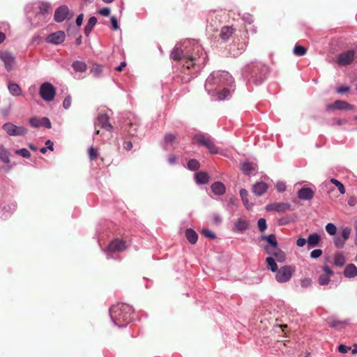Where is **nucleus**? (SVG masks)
I'll return each mask as SVG.
<instances>
[{"label": "nucleus", "instance_id": "obj_24", "mask_svg": "<svg viewBox=\"0 0 357 357\" xmlns=\"http://www.w3.org/2000/svg\"><path fill=\"white\" fill-rule=\"evenodd\" d=\"M321 241V236L317 233L310 234L307 238V249H312L319 246Z\"/></svg>", "mask_w": 357, "mask_h": 357}, {"label": "nucleus", "instance_id": "obj_33", "mask_svg": "<svg viewBox=\"0 0 357 357\" xmlns=\"http://www.w3.org/2000/svg\"><path fill=\"white\" fill-rule=\"evenodd\" d=\"M96 125L100 126L105 129L111 128V125L109 123V117L106 114L100 115L97 119Z\"/></svg>", "mask_w": 357, "mask_h": 357}, {"label": "nucleus", "instance_id": "obj_62", "mask_svg": "<svg viewBox=\"0 0 357 357\" xmlns=\"http://www.w3.org/2000/svg\"><path fill=\"white\" fill-rule=\"evenodd\" d=\"M351 349V347L344 344H340L338 347V351L342 354H346Z\"/></svg>", "mask_w": 357, "mask_h": 357}, {"label": "nucleus", "instance_id": "obj_55", "mask_svg": "<svg viewBox=\"0 0 357 357\" xmlns=\"http://www.w3.org/2000/svg\"><path fill=\"white\" fill-rule=\"evenodd\" d=\"M312 285V280L309 278H305L301 280V286L307 289Z\"/></svg>", "mask_w": 357, "mask_h": 357}, {"label": "nucleus", "instance_id": "obj_3", "mask_svg": "<svg viewBox=\"0 0 357 357\" xmlns=\"http://www.w3.org/2000/svg\"><path fill=\"white\" fill-rule=\"evenodd\" d=\"M268 68L261 62L250 63L242 69V75L255 85L261 84L267 78Z\"/></svg>", "mask_w": 357, "mask_h": 357}, {"label": "nucleus", "instance_id": "obj_53", "mask_svg": "<svg viewBox=\"0 0 357 357\" xmlns=\"http://www.w3.org/2000/svg\"><path fill=\"white\" fill-rule=\"evenodd\" d=\"M212 222L215 225H220L222 222L221 215L218 213H213L211 215Z\"/></svg>", "mask_w": 357, "mask_h": 357}, {"label": "nucleus", "instance_id": "obj_48", "mask_svg": "<svg viewBox=\"0 0 357 357\" xmlns=\"http://www.w3.org/2000/svg\"><path fill=\"white\" fill-rule=\"evenodd\" d=\"M102 72V67L100 65L93 66V68L91 70V73L94 77H99Z\"/></svg>", "mask_w": 357, "mask_h": 357}, {"label": "nucleus", "instance_id": "obj_20", "mask_svg": "<svg viewBox=\"0 0 357 357\" xmlns=\"http://www.w3.org/2000/svg\"><path fill=\"white\" fill-rule=\"evenodd\" d=\"M235 28L233 26H224L221 28L220 38L223 41H227L234 33Z\"/></svg>", "mask_w": 357, "mask_h": 357}, {"label": "nucleus", "instance_id": "obj_60", "mask_svg": "<svg viewBox=\"0 0 357 357\" xmlns=\"http://www.w3.org/2000/svg\"><path fill=\"white\" fill-rule=\"evenodd\" d=\"M89 155L91 160H94L98 155L97 150L93 147H90L89 149Z\"/></svg>", "mask_w": 357, "mask_h": 357}, {"label": "nucleus", "instance_id": "obj_27", "mask_svg": "<svg viewBox=\"0 0 357 357\" xmlns=\"http://www.w3.org/2000/svg\"><path fill=\"white\" fill-rule=\"evenodd\" d=\"M234 230L237 232L243 233L246 231L249 227V224L248 221L243 220L241 218H238L234 222Z\"/></svg>", "mask_w": 357, "mask_h": 357}, {"label": "nucleus", "instance_id": "obj_47", "mask_svg": "<svg viewBox=\"0 0 357 357\" xmlns=\"http://www.w3.org/2000/svg\"><path fill=\"white\" fill-rule=\"evenodd\" d=\"M237 206V201L236 199L234 197H230L227 201V208L228 210L233 211L235 207Z\"/></svg>", "mask_w": 357, "mask_h": 357}, {"label": "nucleus", "instance_id": "obj_61", "mask_svg": "<svg viewBox=\"0 0 357 357\" xmlns=\"http://www.w3.org/2000/svg\"><path fill=\"white\" fill-rule=\"evenodd\" d=\"M98 13L102 16L107 17L110 14V9L108 7L103 8L98 10Z\"/></svg>", "mask_w": 357, "mask_h": 357}, {"label": "nucleus", "instance_id": "obj_18", "mask_svg": "<svg viewBox=\"0 0 357 357\" xmlns=\"http://www.w3.org/2000/svg\"><path fill=\"white\" fill-rule=\"evenodd\" d=\"M221 22V16L219 13L213 11L207 17L208 27L211 26V30L215 31L218 29V25Z\"/></svg>", "mask_w": 357, "mask_h": 357}, {"label": "nucleus", "instance_id": "obj_12", "mask_svg": "<svg viewBox=\"0 0 357 357\" xmlns=\"http://www.w3.org/2000/svg\"><path fill=\"white\" fill-rule=\"evenodd\" d=\"M0 59L3 63L7 71L9 72L13 69L15 63V57L12 53L8 51L0 52Z\"/></svg>", "mask_w": 357, "mask_h": 357}, {"label": "nucleus", "instance_id": "obj_28", "mask_svg": "<svg viewBox=\"0 0 357 357\" xmlns=\"http://www.w3.org/2000/svg\"><path fill=\"white\" fill-rule=\"evenodd\" d=\"M346 263V257L342 252H337L334 254L333 264L337 267H342Z\"/></svg>", "mask_w": 357, "mask_h": 357}, {"label": "nucleus", "instance_id": "obj_63", "mask_svg": "<svg viewBox=\"0 0 357 357\" xmlns=\"http://www.w3.org/2000/svg\"><path fill=\"white\" fill-rule=\"evenodd\" d=\"M322 269L324 271V273H326L325 275H328L330 277V276H332L334 274V273L331 270V268L328 266H327V265L324 266Z\"/></svg>", "mask_w": 357, "mask_h": 357}, {"label": "nucleus", "instance_id": "obj_19", "mask_svg": "<svg viewBox=\"0 0 357 357\" xmlns=\"http://www.w3.org/2000/svg\"><path fill=\"white\" fill-rule=\"evenodd\" d=\"M298 197L302 200H311L314 195V192L307 187H303L298 191Z\"/></svg>", "mask_w": 357, "mask_h": 357}, {"label": "nucleus", "instance_id": "obj_25", "mask_svg": "<svg viewBox=\"0 0 357 357\" xmlns=\"http://www.w3.org/2000/svg\"><path fill=\"white\" fill-rule=\"evenodd\" d=\"M211 191L215 195L221 196L226 192L225 185L220 181H215L211 185Z\"/></svg>", "mask_w": 357, "mask_h": 357}, {"label": "nucleus", "instance_id": "obj_2", "mask_svg": "<svg viewBox=\"0 0 357 357\" xmlns=\"http://www.w3.org/2000/svg\"><path fill=\"white\" fill-rule=\"evenodd\" d=\"M234 80L227 71H213L205 82V89L211 96L220 100L227 99L234 90Z\"/></svg>", "mask_w": 357, "mask_h": 357}, {"label": "nucleus", "instance_id": "obj_40", "mask_svg": "<svg viewBox=\"0 0 357 357\" xmlns=\"http://www.w3.org/2000/svg\"><path fill=\"white\" fill-rule=\"evenodd\" d=\"M72 67L75 71L85 72L86 70V65L84 61H75L73 63Z\"/></svg>", "mask_w": 357, "mask_h": 357}, {"label": "nucleus", "instance_id": "obj_11", "mask_svg": "<svg viewBox=\"0 0 357 357\" xmlns=\"http://www.w3.org/2000/svg\"><path fill=\"white\" fill-rule=\"evenodd\" d=\"M355 54L356 51L354 50L344 51L337 55V62L340 66H348L354 61Z\"/></svg>", "mask_w": 357, "mask_h": 357}, {"label": "nucleus", "instance_id": "obj_52", "mask_svg": "<svg viewBox=\"0 0 357 357\" xmlns=\"http://www.w3.org/2000/svg\"><path fill=\"white\" fill-rule=\"evenodd\" d=\"M330 281V277L325 275H321L318 279L319 284L322 286L327 285Z\"/></svg>", "mask_w": 357, "mask_h": 357}, {"label": "nucleus", "instance_id": "obj_64", "mask_svg": "<svg viewBox=\"0 0 357 357\" xmlns=\"http://www.w3.org/2000/svg\"><path fill=\"white\" fill-rule=\"evenodd\" d=\"M42 126H44L47 128H51V122L50 119L47 117H43L42 118Z\"/></svg>", "mask_w": 357, "mask_h": 357}, {"label": "nucleus", "instance_id": "obj_38", "mask_svg": "<svg viewBox=\"0 0 357 357\" xmlns=\"http://www.w3.org/2000/svg\"><path fill=\"white\" fill-rule=\"evenodd\" d=\"M347 324V322L346 321H340L337 319H333L329 322V326L336 330H341L344 328Z\"/></svg>", "mask_w": 357, "mask_h": 357}, {"label": "nucleus", "instance_id": "obj_7", "mask_svg": "<svg viewBox=\"0 0 357 357\" xmlns=\"http://www.w3.org/2000/svg\"><path fill=\"white\" fill-rule=\"evenodd\" d=\"M39 11L36 15V22H32L33 24L38 25L46 22L51 17L52 8L51 5L47 2H40L38 4Z\"/></svg>", "mask_w": 357, "mask_h": 357}, {"label": "nucleus", "instance_id": "obj_32", "mask_svg": "<svg viewBox=\"0 0 357 357\" xmlns=\"http://www.w3.org/2000/svg\"><path fill=\"white\" fill-rule=\"evenodd\" d=\"M195 179L197 184L203 185L208 182L209 176L206 172H200L195 174Z\"/></svg>", "mask_w": 357, "mask_h": 357}, {"label": "nucleus", "instance_id": "obj_39", "mask_svg": "<svg viewBox=\"0 0 357 357\" xmlns=\"http://www.w3.org/2000/svg\"><path fill=\"white\" fill-rule=\"evenodd\" d=\"M267 268L273 273H276L279 269L275 262V259L273 257H268L266 259Z\"/></svg>", "mask_w": 357, "mask_h": 357}, {"label": "nucleus", "instance_id": "obj_59", "mask_svg": "<svg viewBox=\"0 0 357 357\" xmlns=\"http://www.w3.org/2000/svg\"><path fill=\"white\" fill-rule=\"evenodd\" d=\"M71 105V97L70 96H68L65 98V99L63 101V107L67 109L70 107Z\"/></svg>", "mask_w": 357, "mask_h": 357}, {"label": "nucleus", "instance_id": "obj_6", "mask_svg": "<svg viewBox=\"0 0 357 357\" xmlns=\"http://www.w3.org/2000/svg\"><path fill=\"white\" fill-rule=\"evenodd\" d=\"M193 140L195 143L205 146L211 154L219 153V148L215 146L214 139L208 134L197 133L195 135Z\"/></svg>", "mask_w": 357, "mask_h": 357}, {"label": "nucleus", "instance_id": "obj_8", "mask_svg": "<svg viewBox=\"0 0 357 357\" xmlns=\"http://www.w3.org/2000/svg\"><path fill=\"white\" fill-rule=\"evenodd\" d=\"M295 268L290 265H284L280 267L275 273V280L279 283L289 282L292 278Z\"/></svg>", "mask_w": 357, "mask_h": 357}, {"label": "nucleus", "instance_id": "obj_41", "mask_svg": "<svg viewBox=\"0 0 357 357\" xmlns=\"http://www.w3.org/2000/svg\"><path fill=\"white\" fill-rule=\"evenodd\" d=\"M188 169L191 171H196L199 169L200 164L196 159H190L187 163Z\"/></svg>", "mask_w": 357, "mask_h": 357}, {"label": "nucleus", "instance_id": "obj_36", "mask_svg": "<svg viewBox=\"0 0 357 357\" xmlns=\"http://www.w3.org/2000/svg\"><path fill=\"white\" fill-rule=\"evenodd\" d=\"M0 160L6 164L10 161L9 151L3 145H0Z\"/></svg>", "mask_w": 357, "mask_h": 357}, {"label": "nucleus", "instance_id": "obj_31", "mask_svg": "<svg viewBox=\"0 0 357 357\" xmlns=\"http://www.w3.org/2000/svg\"><path fill=\"white\" fill-rule=\"evenodd\" d=\"M261 238L262 240H265L268 245H267L268 246H269L271 248V249H274L277 247H278V243L277 241V239H276V236L275 234H270V235H263L261 236Z\"/></svg>", "mask_w": 357, "mask_h": 357}, {"label": "nucleus", "instance_id": "obj_30", "mask_svg": "<svg viewBox=\"0 0 357 357\" xmlns=\"http://www.w3.org/2000/svg\"><path fill=\"white\" fill-rule=\"evenodd\" d=\"M241 171L246 175H250L256 169V165L253 162L245 161L241 164Z\"/></svg>", "mask_w": 357, "mask_h": 357}, {"label": "nucleus", "instance_id": "obj_43", "mask_svg": "<svg viewBox=\"0 0 357 357\" xmlns=\"http://www.w3.org/2000/svg\"><path fill=\"white\" fill-rule=\"evenodd\" d=\"M330 181L331 183L334 184L338 188V190L342 195H344L345 193V188L340 181L335 178H331Z\"/></svg>", "mask_w": 357, "mask_h": 357}, {"label": "nucleus", "instance_id": "obj_45", "mask_svg": "<svg viewBox=\"0 0 357 357\" xmlns=\"http://www.w3.org/2000/svg\"><path fill=\"white\" fill-rule=\"evenodd\" d=\"M326 231L331 236L335 235L337 232V227L333 223H328L325 227Z\"/></svg>", "mask_w": 357, "mask_h": 357}, {"label": "nucleus", "instance_id": "obj_57", "mask_svg": "<svg viewBox=\"0 0 357 357\" xmlns=\"http://www.w3.org/2000/svg\"><path fill=\"white\" fill-rule=\"evenodd\" d=\"M241 18L245 22L248 24H251L253 22V17L250 13H243Z\"/></svg>", "mask_w": 357, "mask_h": 357}, {"label": "nucleus", "instance_id": "obj_10", "mask_svg": "<svg viewBox=\"0 0 357 357\" xmlns=\"http://www.w3.org/2000/svg\"><path fill=\"white\" fill-rule=\"evenodd\" d=\"M2 128L9 136H24L27 134L28 130L24 126H17L12 123H6Z\"/></svg>", "mask_w": 357, "mask_h": 357}, {"label": "nucleus", "instance_id": "obj_35", "mask_svg": "<svg viewBox=\"0 0 357 357\" xmlns=\"http://www.w3.org/2000/svg\"><path fill=\"white\" fill-rule=\"evenodd\" d=\"M97 23V19L96 17H91L88 20L87 24L84 27V33L86 36H88L91 32L93 28Z\"/></svg>", "mask_w": 357, "mask_h": 357}, {"label": "nucleus", "instance_id": "obj_29", "mask_svg": "<svg viewBox=\"0 0 357 357\" xmlns=\"http://www.w3.org/2000/svg\"><path fill=\"white\" fill-rule=\"evenodd\" d=\"M239 193L244 206L248 210L252 209V208L253 207V204L250 202L248 199L249 195L248 190L244 188H242L240 190Z\"/></svg>", "mask_w": 357, "mask_h": 357}, {"label": "nucleus", "instance_id": "obj_14", "mask_svg": "<svg viewBox=\"0 0 357 357\" xmlns=\"http://www.w3.org/2000/svg\"><path fill=\"white\" fill-rule=\"evenodd\" d=\"M265 252L271 255L274 256V259L278 262L283 263L286 260V254L279 247L274 249H271L268 245H265L264 248Z\"/></svg>", "mask_w": 357, "mask_h": 357}, {"label": "nucleus", "instance_id": "obj_21", "mask_svg": "<svg viewBox=\"0 0 357 357\" xmlns=\"http://www.w3.org/2000/svg\"><path fill=\"white\" fill-rule=\"evenodd\" d=\"M176 137L172 133L166 134L164 137L162 146L165 151L170 150L176 142Z\"/></svg>", "mask_w": 357, "mask_h": 357}, {"label": "nucleus", "instance_id": "obj_16", "mask_svg": "<svg viewBox=\"0 0 357 357\" xmlns=\"http://www.w3.org/2000/svg\"><path fill=\"white\" fill-rule=\"evenodd\" d=\"M65 32L63 31H58L48 35L46 38V41L50 44L59 45L65 40Z\"/></svg>", "mask_w": 357, "mask_h": 357}, {"label": "nucleus", "instance_id": "obj_1", "mask_svg": "<svg viewBox=\"0 0 357 357\" xmlns=\"http://www.w3.org/2000/svg\"><path fill=\"white\" fill-rule=\"evenodd\" d=\"M170 57L175 61L182 60L183 66L196 76L205 66L207 54L197 40L188 39L181 44H177L172 50Z\"/></svg>", "mask_w": 357, "mask_h": 357}, {"label": "nucleus", "instance_id": "obj_42", "mask_svg": "<svg viewBox=\"0 0 357 357\" xmlns=\"http://www.w3.org/2000/svg\"><path fill=\"white\" fill-rule=\"evenodd\" d=\"M333 243H334L335 246L337 248L340 249V248H342L344 246L346 241L342 239L341 236L337 235V236H334Z\"/></svg>", "mask_w": 357, "mask_h": 357}, {"label": "nucleus", "instance_id": "obj_34", "mask_svg": "<svg viewBox=\"0 0 357 357\" xmlns=\"http://www.w3.org/2000/svg\"><path fill=\"white\" fill-rule=\"evenodd\" d=\"M185 237L191 244H195L198 239V235L196 231L190 228L185 230Z\"/></svg>", "mask_w": 357, "mask_h": 357}, {"label": "nucleus", "instance_id": "obj_15", "mask_svg": "<svg viewBox=\"0 0 357 357\" xmlns=\"http://www.w3.org/2000/svg\"><path fill=\"white\" fill-rule=\"evenodd\" d=\"M353 108H354L353 105L349 104L348 102H347L344 100H335L333 103L328 104L326 106V109L327 111H331V110H335V109L351 110V109H353Z\"/></svg>", "mask_w": 357, "mask_h": 357}, {"label": "nucleus", "instance_id": "obj_58", "mask_svg": "<svg viewBox=\"0 0 357 357\" xmlns=\"http://www.w3.org/2000/svg\"><path fill=\"white\" fill-rule=\"evenodd\" d=\"M275 188L278 192H282L286 190L285 183L282 181H278L275 185Z\"/></svg>", "mask_w": 357, "mask_h": 357}, {"label": "nucleus", "instance_id": "obj_54", "mask_svg": "<svg viewBox=\"0 0 357 357\" xmlns=\"http://www.w3.org/2000/svg\"><path fill=\"white\" fill-rule=\"evenodd\" d=\"M201 232L205 237L208 238L210 239L213 240L216 238L215 233H213V231H211L209 229H202Z\"/></svg>", "mask_w": 357, "mask_h": 357}, {"label": "nucleus", "instance_id": "obj_13", "mask_svg": "<svg viewBox=\"0 0 357 357\" xmlns=\"http://www.w3.org/2000/svg\"><path fill=\"white\" fill-rule=\"evenodd\" d=\"M72 15H73L70 13L68 8L63 5L56 8L54 17L56 22H62L65 20L70 18Z\"/></svg>", "mask_w": 357, "mask_h": 357}, {"label": "nucleus", "instance_id": "obj_22", "mask_svg": "<svg viewBox=\"0 0 357 357\" xmlns=\"http://www.w3.org/2000/svg\"><path fill=\"white\" fill-rule=\"evenodd\" d=\"M268 190V185L262 181L255 183L252 188V192L258 197L262 196Z\"/></svg>", "mask_w": 357, "mask_h": 357}, {"label": "nucleus", "instance_id": "obj_56", "mask_svg": "<svg viewBox=\"0 0 357 357\" xmlns=\"http://www.w3.org/2000/svg\"><path fill=\"white\" fill-rule=\"evenodd\" d=\"M322 253L323 252L321 249L313 250L310 252V257L312 259H317L321 256Z\"/></svg>", "mask_w": 357, "mask_h": 357}, {"label": "nucleus", "instance_id": "obj_50", "mask_svg": "<svg viewBox=\"0 0 357 357\" xmlns=\"http://www.w3.org/2000/svg\"><path fill=\"white\" fill-rule=\"evenodd\" d=\"M257 226H258L259 230L261 232L264 231L267 228L266 219L263 218H259L257 222Z\"/></svg>", "mask_w": 357, "mask_h": 357}, {"label": "nucleus", "instance_id": "obj_37", "mask_svg": "<svg viewBox=\"0 0 357 357\" xmlns=\"http://www.w3.org/2000/svg\"><path fill=\"white\" fill-rule=\"evenodd\" d=\"M8 90L10 94L14 96H19L22 93L20 86L17 84L13 82L8 84Z\"/></svg>", "mask_w": 357, "mask_h": 357}, {"label": "nucleus", "instance_id": "obj_23", "mask_svg": "<svg viewBox=\"0 0 357 357\" xmlns=\"http://www.w3.org/2000/svg\"><path fill=\"white\" fill-rule=\"evenodd\" d=\"M129 244L123 239L113 238V254L116 252H122L126 250Z\"/></svg>", "mask_w": 357, "mask_h": 357}, {"label": "nucleus", "instance_id": "obj_51", "mask_svg": "<svg viewBox=\"0 0 357 357\" xmlns=\"http://www.w3.org/2000/svg\"><path fill=\"white\" fill-rule=\"evenodd\" d=\"M351 232V229L350 227H344L342 229V234H341L342 239L347 241L350 236Z\"/></svg>", "mask_w": 357, "mask_h": 357}, {"label": "nucleus", "instance_id": "obj_49", "mask_svg": "<svg viewBox=\"0 0 357 357\" xmlns=\"http://www.w3.org/2000/svg\"><path fill=\"white\" fill-rule=\"evenodd\" d=\"M15 153L26 158H29L31 155L29 151L25 148L15 150Z\"/></svg>", "mask_w": 357, "mask_h": 357}, {"label": "nucleus", "instance_id": "obj_26", "mask_svg": "<svg viewBox=\"0 0 357 357\" xmlns=\"http://www.w3.org/2000/svg\"><path fill=\"white\" fill-rule=\"evenodd\" d=\"M343 275L347 278H354L357 276V267L354 264H347L343 271Z\"/></svg>", "mask_w": 357, "mask_h": 357}, {"label": "nucleus", "instance_id": "obj_4", "mask_svg": "<svg viewBox=\"0 0 357 357\" xmlns=\"http://www.w3.org/2000/svg\"><path fill=\"white\" fill-rule=\"evenodd\" d=\"M119 123L121 130L130 136L140 137L143 135L142 130L140 129L139 119L132 112H127L121 114L119 117Z\"/></svg>", "mask_w": 357, "mask_h": 357}, {"label": "nucleus", "instance_id": "obj_5", "mask_svg": "<svg viewBox=\"0 0 357 357\" xmlns=\"http://www.w3.org/2000/svg\"><path fill=\"white\" fill-rule=\"evenodd\" d=\"M132 307L126 303L113 305V324L119 328L126 327L132 319Z\"/></svg>", "mask_w": 357, "mask_h": 357}, {"label": "nucleus", "instance_id": "obj_44", "mask_svg": "<svg viewBox=\"0 0 357 357\" xmlns=\"http://www.w3.org/2000/svg\"><path fill=\"white\" fill-rule=\"evenodd\" d=\"M306 49L301 45H295L294 48V54L296 56H304L306 54Z\"/></svg>", "mask_w": 357, "mask_h": 357}, {"label": "nucleus", "instance_id": "obj_17", "mask_svg": "<svg viewBox=\"0 0 357 357\" xmlns=\"http://www.w3.org/2000/svg\"><path fill=\"white\" fill-rule=\"evenodd\" d=\"M291 208V205L289 203L285 202H275L271 204H268L266 206V211H275L278 213L284 212L289 211Z\"/></svg>", "mask_w": 357, "mask_h": 357}, {"label": "nucleus", "instance_id": "obj_46", "mask_svg": "<svg viewBox=\"0 0 357 357\" xmlns=\"http://www.w3.org/2000/svg\"><path fill=\"white\" fill-rule=\"evenodd\" d=\"M29 123L33 128H38L42 126V119L36 116L32 117L29 119Z\"/></svg>", "mask_w": 357, "mask_h": 357}, {"label": "nucleus", "instance_id": "obj_9", "mask_svg": "<svg viewBox=\"0 0 357 357\" xmlns=\"http://www.w3.org/2000/svg\"><path fill=\"white\" fill-rule=\"evenodd\" d=\"M39 94L47 102L54 100L56 95L54 86L50 82H44L40 85Z\"/></svg>", "mask_w": 357, "mask_h": 357}]
</instances>
